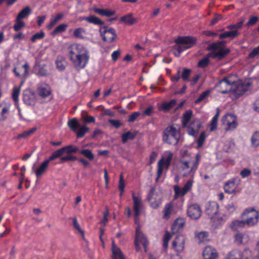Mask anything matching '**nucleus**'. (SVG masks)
<instances>
[{
    "label": "nucleus",
    "instance_id": "nucleus-61",
    "mask_svg": "<svg viewBox=\"0 0 259 259\" xmlns=\"http://www.w3.org/2000/svg\"><path fill=\"white\" fill-rule=\"evenodd\" d=\"M125 183L123 179V176L122 174H121L119 178L118 189L119 191L123 193L124 191Z\"/></svg>",
    "mask_w": 259,
    "mask_h": 259
},
{
    "label": "nucleus",
    "instance_id": "nucleus-20",
    "mask_svg": "<svg viewBox=\"0 0 259 259\" xmlns=\"http://www.w3.org/2000/svg\"><path fill=\"white\" fill-rule=\"evenodd\" d=\"M38 95L41 98H45L51 94V90L48 86H40L37 89Z\"/></svg>",
    "mask_w": 259,
    "mask_h": 259
},
{
    "label": "nucleus",
    "instance_id": "nucleus-33",
    "mask_svg": "<svg viewBox=\"0 0 259 259\" xmlns=\"http://www.w3.org/2000/svg\"><path fill=\"white\" fill-rule=\"evenodd\" d=\"M176 104V100H171L169 102H164L162 104L161 106V109L166 111L169 110L170 108L174 107Z\"/></svg>",
    "mask_w": 259,
    "mask_h": 259
},
{
    "label": "nucleus",
    "instance_id": "nucleus-19",
    "mask_svg": "<svg viewBox=\"0 0 259 259\" xmlns=\"http://www.w3.org/2000/svg\"><path fill=\"white\" fill-rule=\"evenodd\" d=\"M218 52H212V58H218L219 60H222L224 57L228 55L230 50L229 49L217 50Z\"/></svg>",
    "mask_w": 259,
    "mask_h": 259
},
{
    "label": "nucleus",
    "instance_id": "nucleus-44",
    "mask_svg": "<svg viewBox=\"0 0 259 259\" xmlns=\"http://www.w3.org/2000/svg\"><path fill=\"white\" fill-rule=\"evenodd\" d=\"M36 131V128L33 127L32 128H31L29 130L25 131L21 134H19V135H18V136L16 138L17 139L26 138L29 137V136H30L31 135H32V134H33Z\"/></svg>",
    "mask_w": 259,
    "mask_h": 259
},
{
    "label": "nucleus",
    "instance_id": "nucleus-7",
    "mask_svg": "<svg viewBox=\"0 0 259 259\" xmlns=\"http://www.w3.org/2000/svg\"><path fill=\"white\" fill-rule=\"evenodd\" d=\"M232 82H230L227 77L220 80L216 85L219 88V91L222 94H227L232 90Z\"/></svg>",
    "mask_w": 259,
    "mask_h": 259
},
{
    "label": "nucleus",
    "instance_id": "nucleus-12",
    "mask_svg": "<svg viewBox=\"0 0 259 259\" xmlns=\"http://www.w3.org/2000/svg\"><path fill=\"white\" fill-rule=\"evenodd\" d=\"M204 259H218V253L216 249L211 246H206L203 250Z\"/></svg>",
    "mask_w": 259,
    "mask_h": 259
},
{
    "label": "nucleus",
    "instance_id": "nucleus-13",
    "mask_svg": "<svg viewBox=\"0 0 259 259\" xmlns=\"http://www.w3.org/2000/svg\"><path fill=\"white\" fill-rule=\"evenodd\" d=\"M201 126L202 124L198 120L191 123L188 130V134L193 137H196Z\"/></svg>",
    "mask_w": 259,
    "mask_h": 259
},
{
    "label": "nucleus",
    "instance_id": "nucleus-56",
    "mask_svg": "<svg viewBox=\"0 0 259 259\" xmlns=\"http://www.w3.org/2000/svg\"><path fill=\"white\" fill-rule=\"evenodd\" d=\"M244 21V19H242L238 23H237L236 24H232L228 26L227 28L229 29H236L237 30V29H240L242 27Z\"/></svg>",
    "mask_w": 259,
    "mask_h": 259
},
{
    "label": "nucleus",
    "instance_id": "nucleus-15",
    "mask_svg": "<svg viewBox=\"0 0 259 259\" xmlns=\"http://www.w3.org/2000/svg\"><path fill=\"white\" fill-rule=\"evenodd\" d=\"M134 201V210L135 214L139 216L140 214V209L142 206L141 198L136 196L134 194L132 196Z\"/></svg>",
    "mask_w": 259,
    "mask_h": 259
},
{
    "label": "nucleus",
    "instance_id": "nucleus-36",
    "mask_svg": "<svg viewBox=\"0 0 259 259\" xmlns=\"http://www.w3.org/2000/svg\"><path fill=\"white\" fill-rule=\"evenodd\" d=\"M192 115V111L191 110H188L186 111L183 115V118L182 120L183 126H187L189 121H190Z\"/></svg>",
    "mask_w": 259,
    "mask_h": 259
},
{
    "label": "nucleus",
    "instance_id": "nucleus-53",
    "mask_svg": "<svg viewBox=\"0 0 259 259\" xmlns=\"http://www.w3.org/2000/svg\"><path fill=\"white\" fill-rule=\"evenodd\" d=\"M225 259H242V257L238 252L232 251L225 257Z\"/></svg>",
    "mask_w": 259,
    "mask_h": 259
},
{
    "label": "nucleus",
    "instance_id": "nucleus-9",
    "mask_svg": "<svg viewBox=\"0 0 259 259\" xmlns=\"http://www.w3.org/2000/svg\"><path fill=\"white\" fill-rule=\"evenodd\" d=\"M23 100L28 105H34L36 102L35 94L30 90H25L23 94Z\"/></svg>",
    "mask_w": 259,
    "mask_h": 259
},
{
    "label": "nucleus",
    "instance_id": "nucleus-45",
    "mask_svg": "<svg viewBox=\"0 0 259 259\" xmlns=\"http://www.w3.org/2000/svg\"><path fill=\"white\" fill-rule=\"evenodd\" d=\"M173 210V206L171 203H168L164 207V217L168 219L170 214H171V212H172Z\"/></svg>",
    "mask_w": 259,
    "mask_h": 259
},
{
    "label": "nucleus",
    "instance_id": "nucleus-58",
    "mask_svg": "<svg viewBox=\"0 0 259 259\" xmlns=\"http://www.w3.org/2000/svg\"><path fill=\"white\" fill-rule=\"evenodd\" d=\"M45 37V33L41 31L39 33H36L34 35H33L31 38V40L32 42H35L37 39H42Z\"/></svg>",
    "mask_w": 259,
    "mask_h": 259
},
{
    "label": "nucleus",
    "instance_id": "nucleus-38",
    "mask_svg": "<svg viewBox=\"0 0 259 259\" xmlns=\"http://www.w3.org/2000/svg\"><path fill=\"white\" fill-rule=\"evenodd\" d=\"M67 26V24H61L58 25L56 27L54 31L51 32V35L55 36L58 33H62L65 31Z\"/></svg>",
    "mask_w": 259,
    "mask_h": 259
},
{
    "label": "nucleus",
    "instance_id": "nucleus-39",
    "mask_svg": "<svg viewBox=\"0 0 259 259\" xmlns=\"http://www.w3.org/2000/svg\"><path fill=\"white\" fill-rule=\"evenodd\" d=\"M255 212H258V211H256L253 208L246 209L242 214V218L243 219H245L246 217L253 218V216L255 215Z\"/></svg>",
    "mask_w": 259,
    "mask_h": 259
},
{
    "label": "nucleus",
    "instance_id": "nucleus-16",
    "mask_svg": "<svg viewBox=\"0 0 259 259\" xmlns=\"http://www.w3.org/2000/svg\"><path fill=\"white\" fill-rule=\"evenodd\" d=\"M227 118H229L227 122V127L226 128V131L233 130L235 129L237 125V122L236 120L235 116L232 114H228L226 116Z\"/></svg>",
    "mask_w": 259,
    "mask_h": 259
},
{
    "label": "nucleus",
    "instance_id": "nucleus-57",
    "mask_svg": "<svg viewBox=\"0 0 259 259\" xmlns=\"http://www.w3.org/2000/svg\"><path fill=\"white\" fill-rule=\"evenodd\" d=\"M209 59L204 57L198 63V66L202 68H205L209 64Z\"/></svg>",
    "mask_w": 259,
    "mask_h": 259
},
{
    "label": "nucleus",
    "instance_id": "nucleus-46",
    "mask_svg": "<svg viewBox=\"0 0 259 259\" xmlns=\"http://www.w3.org/2000/svg\"><path fill=\"white\" fill-rule=\"evenodd\" d=\"M77 159V158L76 156H72L70 155V154H67L66 156H62L60 158V163H63L64 162L67 161H75Z\"/></svg>",
    "mask_w": 259,
    "mask_h": 259
},
{
    "label": "nucleus",
    "instance_id": "nucleus-51",
    "mask_svg": "<svg viewBox=\"0 0 259 259\" xmlns=\"http://www.w3.org/2000/svg\"><path fill=\"white\" fill-rule=\"evenodd\" d=\"M210 91L209 90H206L203 93H202L198 98V99L195 101V103L198 104L203 101L204 99L206 98L209 94H210Z\"/></svg>",
    "mask_w": 259,
    "mask_h": 259
},
{
    "label": "nucleus",
    "instance_id": "nucleus-30",
    "mask_svg": "<svg viewBox=\"0 0 259 259\" xmlns=\"http://www.w3.org/2000/svg\"><path fill=\"white\" fill-rule=\"evenodd\" d=\"M67 124L69 127L74 132L76 131L77 130L80 126L79 123L76 118H73L71 119H69Z\"/></svg>",
    "mask_w": 259,
    "mask_h": 259
},
{
    "label": "nucleus",
    "instance_id": "nucleus-18",
    "mask_svg": "<svg viewBox=\"0 0 259 259\" xmlns=\"http://www.w3.org/2000/svg\"><path fill=\"white\" fill-rule=\"evenodd\" d=\"M81 20H85L89 23H93L95 25H102L104 22L98 17L94 15H91L89 17H84L81 18Z\"/></svg>",
    "mask_w": 259,
    "mask_h": 259
},
{
    "label": "nucleus",
    "instance_id": "nucleus-2",
    "mask_svg": "<svg viewBox=\"0 0 259 259\" xmlns=\"http://www.w3.org/2000/svg\"><path fill=\"white\" fill-rule=\"evenodd\" d=\"M180 139V132L172 125L168 126L163 131L162 140L168 144L176 145Z\"/></svg>",
    "mask_w": 259,
    "mask_h": 259
},
{
    "label": "nucleus",
    "instance_id": "nucleus-5",
    "mask_svg": "<svg viewBox=\"0 0 259 259\" xmlns=\"http://www.w3.org/2000/svg\"><path fill=\"white\" fill-rule=\"evenodd\" d=\"M196 41L197 39L195 37L187 36H179L174 42L186 50L195 45Z\"/></svg>",
    "mask_w": 259,
    "mask_h": 259
},
{
    "label": "nucleus",
    "instance_id": "nucleus-21",
    "mask_svg": "<svg viewBox=\"0 0 259 259\" xmlns=\"http://www.w3.org/2000/svg\"><path fill=\"white\" fill-rule=\"evenodd\" d=\"M235 180L234 179L232 180L227 182L224 186L225 192L228 194H232L235 191L236 186L235 184Z\"/></svg>",
    "mask_w": 259,
    "mask_h": 259
},
{
    "label": "nucleus",
    "instance_id": "nucleus-27",
    "mask_svg": "<svg viewBox=\"0 0 259 259\" xmlns=\"http://www.w3.org/2000/svg\"><path fill=\"white\" fill-rule=\"evenodd\" d=\"M49 162H50L48 160H46L40 165L35 172L36 176L37 178L41 176L42 174L46 171Z\"/></svg>",
    "mask_w": 259,
    "mask_h": 259
},
{
    "label": "nucleus",
    "instance_id": "nucleus-50",
    "mask_svg": "<svg viewBox=\"0 0 259 259\" xmlns=\"http://www.w3.org/2000/svg\"><path fill=\"white\" fill-rule=\"evenodd\" d=\"M16 24L13 26V28L15 31H19L21 29L25 26V23L21 20H17L16 18L15 20Z\"/></svg>",
    "mask_w": 259,
    "mask_h": 259
},
{
    "label": "nucleus",
    "instance_id": "nucleus-17",
    "mask_svg": "<svg viewBox=\"0 0 259 259\" xmlns=\"http://www.w3.org/2000/svg\"><path fill=\"white\" fill-rule=\"evenodd\" d=\"M249 240V236L245 234L237 233L235 236V241L237 244H245Z\"/></svg>",
    "mask_w": 259,
    "mask_h": 259
},
{
    "label": "nucleus",
    "instance_id": "nucleus-10",
    "mask_svg": "<svg viewBox=\"0 0 259 259\" xmlns=\"http://www.w3.org/2000/svg\"><path fill=\"white\" fill-rule=\"evenodd\" d=\"M185 241V239L184 236L181 235H178L172 241V247L174 248L177 252L182 251L184 248Z\"/></svg>",
    "mask_w": 259,
    "mask_h": 259
},
{
    "label": "nucleus",
    "instance_id": "nucleus-54",
    "mask_svg": "<svg viewBox=\"0 0 259 259\" xmlns=\"http://www.w3.org/2000/svg\"><path fill=\"white\" fill-rule=\"evenodd\" d=\"M251 143L254 147L259 146V132H256L254 133L251 138Z\"/></svg>",
    "mask_w": 259,
    "mask_h": 259
},
{
    "label": "nucleus",
    "instance_id": "nucleus-37",
    "mask_svg": "<svg viewBox=\"0 0 259 259\" xmlns=\"http://www.w3.org/2000/svg\"><path fill=\"white\" fill-rule=\"evenodd\" d=\"M79 153L88 159L89 160L92 161L94 158V155L93 154L92 151L89 149H82L79 151Z\"/></svg>",
    "mask_w": 259,
    "mask_h": 259
},
{
    "label": "nucleus",
    "instance_id": "nucleus-43",
    "mask_svg": "<svg viewBox=\"0 0 259 259\" xmlns=\"http://www.w3.org/2000/svg\"><path fill=\"white\" fill-rule=\"evenodd\" d=\"M208 234L206 232H201L198 234L197 238L199 241V243L204 242L207 241Z\"/></svg>",
    "mask_w": 259,
    "mask_h": 259
},
{
    "label": "nucleus",
    "instance_id": "nucleus-24",
    "mask_svg": "<svg viewBox=\"0 0 259 259\" xmlns=\"http://www.w3.org/2000/svg\"><path fill=\"white\" fill-rule=\"evenodd\" d=\"M239 34V33L237 30L234 31H226L223 33L220 34L219 35V38L220 39H223L227 37L234 38L237 37Z\"/></svg>",
    "mask_w": 259,
    "mask_h": 259
},
{
    "label": "nucleus",
    "instance_id": "nucleus-6",
    "mask_svg": "<svg viewBox=\"0 0 259 259\" xmlns=\"http://www.w3.org/2000/svg\"><path fill=\"white\" fill-rule=\"evenodd\" d=\"M141 243L144 247L146 248L147 244L148 241L145 236L141 231L140 227H138L136 230V237L135 240V244L137 251H139L140 247L139 243Z\"/></svg>",
    "mask_w": 259,
    "mask_h": 259
},
{
    "label": "nucleus",
    "instance_id": "nucleus-1",
    "mask_svg": "<svg viewBox=\"0 0 259 259\" xmlns=\"http://www.w3.org/2000/svg\"><path fill=\"white\" fill-rule=\"evenodd\" d=\"M69 53L70 59L77 69L85 67L88 61L89 56L81 45H76L71 48Z\"/></svg>",
    "mask_w": 259,
    "mask_h": 259
},
{
    "label": "nucleus",
    "instance_id": "nucleus-8",
    "mask_svg": "<svg viewBox=\"0 0 259 259\" xmlns=\"http://www.w3.org/2000/svg\"><path fill=\"white\" fill-rule=\"evenodd\" d=\"M187 214L191 219L197 220L200 217L201 210L199 206L193 204L189 206L188 208Z\"/></svg>",
    "mask_w": 259,
    "mask_h": 259
},
{
    "label": "nucleus",
    "instance_id": "nucleus-49",
    "mask_svg": "<svg viewBox=\"0 0 259 259\" xmlns=\"http://www.w3.org/2000/svg\"><path fill=\"white\" fill-rule=\"evenodd\" d=\"M84 32L85 30L83 28L79 27L74 30L73 35L76 38H83L82 34Z\"/></svg>",
    "mask_w": 259,
    "mask_h": 259
},
{
    "label": "nucleus",
    "instance_id": "nucleus-26",
    "mask_svg": "<svg viewBox=\"0 0 259 259\" xmlns=\"http://www.w3.org/2000/svg\"><path fill=\"white\" fill-rule=\"evenodd\" d=\"M121 21L123 22L126 25H131L137 22V19L132 17V14L122 17L120 19Z\"/></svg>",
    "mask_w": 259,
    "mask_h": 259
},
{
    "label": "nucleus",
    "instance_id": "nucleus-34",
    "mask_svg": "<svg viewBox=\"0 0 259 259\" xmlns=\"http://www.w3.org/2000/svg\"><path fill=\"white\" fill-rule=\"evenodd\" d=\"M56 63L58 69H59L60 71L65 69L66 62L64 58L62 57H58L56 61Z\"/></svg>",
    "mask_w": 259,
    "mask_h": 259
},
{
    "label": "nucleus",
    "instance_id": "nucleus-29",
    "mask_svg": "<svg viewBox=\"0 0 259 259\" xmlns=\"http://www.w3.org/2000/svg\"><path fill=\"white\" fill-rule=\"evenodd\" d=\"M31 12L30 8L28 6L22 9L17 16V20L26 18Z\"/></svg>",
    "mask_w": 259,
    "mask_h": 259
},
{
    "label": "nucleus",
    "instance_id": "nucleus-31",
    "mask_svg": "<svg viewBox=\"0 0 259 259\" xmlns=\"http://www.w3.org/2000/svg\"><path fill=\"white\" fill-rule=\"evenodd\" d=\"M184 224L185 222L183 221V220L177 219L171 227L172 233H174L175 232V230H179L183 228Z\"/></svg>",
    "mask_w": 259,
    "mask_h": 259
},
{
    "label": "nucleus",
    "instance_id": "nucleus-32",
    "mask_svg": "<svg viewBox=\"0 0 259 259\" xmlns=\"http://www.w3.org/2000/svg\"><path fill=\"white\" fill-rule=\"evenodd\" d=\"M62 148L56 150L54 152L52 155L49 157L48 160L50 162L51 161H53L61 156H62L64 154V152Z\"/></svg>",
    "mask_w": 259,
    "mask_h": 259
},
{
    "label": "nucleus",
    "instance_id": "nucleus-63",
    "mask_svg": "<svg viewBox=\"0 0 259 259\" xmlns=\"http://www.w3.org/2000/svg\"><path fill=\"white\" fill-rule=\"evenodd\" d=\"M258 20V17L257 16H252L246 23V26L248 27L254 25Z\"/></svg>",
    "mask_w": 259,
    "mask_h": 259
},
{
    "label": "nucleus",
    "instance_id": "nucleus-3",
    "mask_svg": "<svg viewBox=\"0 0 259 259\" xmlns=\"http://www.w3.org/2000/svg\"><path fill=\"white\" fill-rule=\"evenodd\" d=\"M251 83L249 81L246 83L242 82H232L231 95L232 98L236 99L243 95L248 91L249 87L251 85Z\"/></svg>",
    "mask_w": 259,
    "mask_h": 259
},
{
    "label": "nucleus",
    "instance_id": "nucleus-48",
    "mask_svg": "<svg viewBox=\"0 0 259 259\" xmlns=\"http://www.w3.org/2000/svg\"><path fill=\"white\" fill-rule=\"evenodd\" d=\"M163 159H160L158 162V170L157 172V178L156 179V181L157 182L159 178L160 177L162 171H163Z\"/></svg>",
    "mask_w": 259,
    "mask_h": 259
},
{
    "label": "nucleus",
    "instance_id": "nucleus-25",
    "mask_svg": "<svg viewBox=\"0 0 259 259\" xmlns=\"http://www.w3.org/2000/svg\"><path fill=\"white\" fill-rule=\"evenodd\" d=\"M259 219V212H255V215L253 216V218L250 217H246L244 221L245 223V225H247L248 226H253L254 225L256 224L258 222V220Z\"/></svg>",
    "mask_w": 259,
    "mask_h": 259
},
{
    "label": "nucleus",
    "instance_id": "nucleus-52",
    "mask_svg": "<svg viewBox=\"0 0 259 259\" xmlns=\"http://www.w3.org/2000/svg\"><path fill=\"white\" fill-rule=\"evenodd\" d=\"M48 74V70L46 68V65L43 64L39 66L37 75L42 76H47Z\"/></svg>",
    "mask_w": 259,
    "mask_h": 259
},
{
    "label": "nucleus",
    "instance_id": "nucleus-41",
    "mask_svg": "<svg viewBox=\"0 0 259 259\" xmlns=\"http://www.w3.org/2000/svg\"><path fill=\"white\" fill-rule=\"evenodd\" d=\"M174 190L175 192V197L177 198V197L179 196H184L188 191L186 190L183 187L182 188H180L178 186H175L174 187Z\"/></svg>",
    "mask_w": 259,
    "mask_h": 259
},
{
    "label": "nucleus",
    "instance_id": "nucleus-11",
    "mask_svg": "<svg viewBox=\"0 0 259 259\" xmlns=\"http://www.w3.org/2000/svg\"><path fill=\"white\" fill-rule=\"evenodd\" d=\"M219 205L214 201L210 202L206 206V213L210 218L213 219L218 213Z\"/></svg>",
    "mask_w": 259,
    "mask_h": 259
},
{
    "label": "nucleus",
    "instance_id": "nucleus-59",
    "mask_svg": "<svg viewBox=\"0 0 259 259\" xmlns=\"http://www.w3.org/2000/svg\"><path fill=\"white\" fill-rule=\"evenodd\" d=\"M73 225L76 230H77L82 236V237L84 238V232L81 229L80 226L79 225L78 223H77V219L76 217H74L73 218Z\"/></svg>",
    "mask_w": 259,
    "mask_h": 259
},
{
    "label": "nucleus",
    "instance_id": "nucleus-60",
    "mask_svg": "<svg viewBox=\"0 0 259 259\" xmlns=\"http://www.w3.org/2000/svg\"><path fill=\"white\" fill-rule=\"evenodd\" d=\"M205 139V132H203L201 133L199 138L197 140V148H200L203 144V143Z\"/></svg>",
    "mask_w": 259,
    "mask_h": 259
},
{
    "label": "nucleus",
    "instance_id": "nucleus-47",
    "mask_svg": "<svg viewBox=\"0 0 259 259\" xmlns=\"http://www.w3.org/2000/svg\"><path fill=\"white\" fill-rule=\"evenodd\" d=\"M90 129L89 127H87L85 125H83L81 127H80L77 133V138H82L83 137L85 134L89 131Z\"/></svg>",
    "mask_w": 259,
    "mask_h": 259
},
{
    "label": "nucleus",
    "instance_id": "nucleus-40",
    "mask_svg": "<svg viewBox=\"0 0 259 259\" xmlns=\"http://www.w3.org/2000/svg\"><path fill=\"white\" fill-rule=\"evenodd\" d=\"M112 259H125L124 256L120 248L113 250Z\"/></svg>",
    "mask_w": 259,
    "mask_h": 259
},
{
    "label": "nucleus",
    "instance_id": "nucleus-22",
    "mask_svg": "<svg viewBox=\"0 0 259 259\" xmlns=\"http://www.w3.org/2000/svg\"><path fill=\"white\" fill-rule=\"evenodd\" d=\"M245 225L244 221L235 220L230 224V228L234 231H237L239 229L244 227Z\"/></svg>",
    "mask_w": 259,
    "mask_h": 259
},
{
    "label": "nucleus",
    "instance_id": "nucleus-35",
    "mask_svg": "<svg viewBox=\"0 0 259 259\" xmlns=\"http://www.w3.org/2000/svg\"><path fill=\"white\" fill-rule=\"evenodd\" d=\"M62 149H63V151L64 152V154L66 153L67 154H71L72 153H75L77 152H79V149L78 148L73 145H69L68 146L62 147Z\"/></svg>",
    "mask_w": 259,
    "mask_h": 259
},
{
    "label": "nucleus",
    "instance_id": "nucleus-64",
    "mask_svg": "<svg viewBox=\"0 0 259 259\" xmlns=\"http://www.w3.org/2000/svg\"><path fill=\"white\" fill-rule=\"evenodd\" d=\"M9 109L8 107H5L3 108L2 112L0 114V120H4L7 118V114L8 113Z\"/></svg>",
    "mask_w": 259,
    "mask_h": 259
},
{
    "label": "nucleus",
    "instance_id": "nucleus-23",
    "mask_svg": "<svg viewBox=\"0 0 259 259\" xmlns=\"http://www.w3.org/2000/svg\"><path fill=\"white\" fill-rule=\"evenodd\" d=\"M225 43L226 41L224 40L219 41L217 42L212 43L207 48V50L214 51V50L224 49L223 48V46Z\"/></svg>",
    "mask_w": 259,
    "mask_h": 259
},
{
    "label": "nucleus",
    "instance_id": "nucleus-14",
    "mask_svg": "<svg viewBox=\"0 0 259 259\" xmlns=\"http://www.w3.org/2000/svg\"><path fill=\"white\" fill-rule=\"evenodd\" d=\"M29 69V65L27 63H25L23 65L18 66L14 69V72L17 76L25 77L28 74V70Z\"/></svg>",
    "mask_w": 259,
    "mask_h": 259
},
{
    "label": "nucleus",
    "instance_id": "nucleus-62",
    "mask_svg": "<svg viewBox=\"0 0 259 259\" xmlns=\"http://www.w3.org/2000/svg\"><path fill=\"white\" fill-rule=\"evenodd\" d=\"M259 56V46L253 49V50L249 54L248 58L249 59L254 58L256 56Z\"/></svg>",
    "mask_w": 259,
    "mask_h": 259
},
{
    "label": "nucleus",
    "instance_id": "nucleus-28",
    "mask_svg": "<svg viewBox=\"0 0 259 259\" xmlns=\"http://www.w3.org/2000/svg\"><path fill=\"white\" fill-rule=\"evenodd\" d=\"M137 132L132 133L130 131H128L125 133L123 134L121 136L122 143H125L128 140H133L137 136Z\"/></svg>",
    "mask_w": 259,
    "mask_h": 259
},
{
    "label": "nucleus",
    "instance_id": "nucleus-42",
    "mask_svg": "<svg viewBox=\"0 0 259 259\" xmlns=\"http://www.w3.org/2000/svg\"><path fill=\"white\" fill-rule=\"evenodd\" d=\"M20 87H14L13 89L12 97L15 102V105H17L18 102V98L20 94Z\"/></svg>",
    "mask_w": 259,
    "mask_h": 259
},
{
    "label": "nucleus",
    "instance_id": "nucleus-55",
    "mask_svg": "<svg viewBox=\"0 0 259 259\" xmlns=\"http://www.w3.org/2000/svg\"><path fill=\"white\" fill-rule=\"evenodd\" d=\"M191 70L187 68H184L183 71L182 73V78L184 81H189V77L190 75Z\"/></svg>",
    "mask_w": 259,
    "mask_h": 259
},
{
    "label": "nucleus",
    "instance_id": "nucleus-4",
    "mask_svg": "<svg viewBox=\"0 0 259 259\" xmlns=\"http://www.w3.org/2000/svg\"><path fill=\"white\" fill-rule=\"evenodd\" d=\"M100 33L103 40L109 43L114 41L117 37L114 29L108 26L100 27Z\"/></svg>",
    "mask_w": 259,
    "mask_h": 259
}]
</instances>
